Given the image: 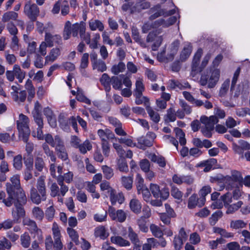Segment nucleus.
I'll return each instance as SVG.
<instances>
[{"label":"nucleus","mask_w":250,"mask_h":250,"mask_svg":"<svg viewBox=\"0 0 250 250\" xmlns=\"http://www.w3.org/2000/svg\"><path fill=\"white\" fill-rule=\"evenodd\" d=\"M92 148V146L90 141L86 140L82 144L81 143L80 145L78 148L79 149L80 151L82 154H85L87 151H90Z\"/></svg>","instance_id":"nucleus-38"},{"label":"nucleus","mask_w":250,"mask_h":250,"mask_svg":"<svg viewBox=\"0 0 250 250\" xmlns=\"http://www.w3.org/2000/svg\"><path fill=\"white\" fill-rule=\"evenodd\" d=\"M30 199L33 203L39 205L42 201L46 200V193H44L43 196L42 193H38L37 189L34 187H32L30 189Z\"/></svg>","instance_id":"nucleus-15"},{"label":"nucleus","mask_w":250,"mask_h":250,"mask_svg":"<svg viewBox=\"0 0 250 250\" xmlns=\"http://www.w3.org/2000/svg\"><path fill=\"white\" fill-rule=\"evenodd\" d=\"M168 87L171 89L178 88L182 89L185 86H183V85L178 81L170 80L168 81Z\"/></svg>","instance_id":"nucleus-64"},{"label":"nucleus","mask_w":250,"mask_h":250,"mask_svg":"<svg viewBox=\"0 0 250 250\" xmlns=\"http://www.w3.org/2000/svg\"><path fill=\"white\" fill-rule=\"evenodd\" d=\"M20 85L17 84L16 85H12L11 86V95L13 99L15 102H18L19 91L20 90Z\"/></svg>","instance_id":"nucleus-59"},{"label":"nucleus","mask_w":250,"mask_h":250,"mask_svg":"<svg viewBox=\"0 0 250 250\" xmlns=\"http://www.w3.org/2000/svg\"><path fill=\"white\" fill-rule=\"evenodd\" d=\"M201 204V201H200V199H198L197 197V195L193 194L188 199V207L190 209H192L195 208L197 205L200 206Z\"/></svg>","instance_id":"nucleus-35"},{"label":"nucleus","mask_w":250,"mask_h":250,"mask_svg":"<svg viewBox=\"0 0 250 250\" xmlns=\"http://www.w3.org/2000/svg\"><path fill=\"white\" fill-rule=\"evenodd\" d=\"M29 120L28 118L22 114L19 115V119L17 121V128L19 132V137L24 143H27L30 134L29 127Z\"/></svg>","instance_id":"nucleus-6"},{"label":"nucleus","mask_w":250,"mask_h":250,"mask_svg":"<svg viewBox=\"0 0 250 250\" xmlns=\"http://www.w3.org/2000/svg\"><path fill=\"white\" fill-rule=\"evenodd\" d=\"M230 176L235 182L238 183V185L241 187H242L243 176L240 172L237 170H233L231 171V175Z\"/></svg>","instance_id":"nucleus-52"},{"label":"nucleus","mask_w":250,"mask_h":250,"mask_svg":"<svg viewBox=\"0 0 250 250\" xmlns=\"http://www.w3.org/2000/svg\"><path fill=\"white\" fill-rule=\"evenodd\" d=\"M146 110L153 122L157 123L160 121V117L159 113L151 107L148 105L146 106Z\"/></svg>","instance_id":"nucleus-25"},{"label":"nucleus","mask_w":250,"mask_h":250,"mask_svg":"<svg viewBox=\"0 0 250 250\" xmlns=\"http://www.w3.org/2000/svg\"><path fill=\"white\" fill-rule=\"evenodd\" d=\"M49 204L51 205L46 208L45 211V217L48 220V221H51L54 217L55 209L51 201H49Z\"/></svg>","instance_id":"nucleus-34"},{"label":"nucleus","mask_w":250,"mask_h":250,"mask_svg":"<svg viewBox=\"0 0 250 250\" xmlns=\"http://www.w3.org/2000/svg\"><path fill=\"white\" fill-rule=\"evenodd\" d=\"M118 168L120 171L127 172L128 171V167L125 160L121 157L118 162Z\"/></svg>","instance_id":"nucleus-53"},{"label":"nucleus","mask_w":250,"mask_h":250,"mask_svg":"<svg viewBox=\"0 0 250 250\" xmlns=\"http://www.w3.org/2000/svg\"><path fill=\"white\" fill-rule=\"evenodd\" d=\"M232 148L235 153L239 155L241 158H244V151L250 150V144L240 139L238 141L237 143H232Z\"/></svg>","instance_id":"nucleus-10"},{"label":"nucleus","mask_w":250,"mask_h":250,"mask_svg":"<svg viewBox=\"0 0 250 250\" xmlns=\"http://www.w3.org/2000/svg\"><path fill=\"white\" fill-rule=\"evenodd\" d=\"M22 224L26 226L27 229L31 233L34 234V237H37L38 241H42L43 239L42 232L40 229H39L36 222L28 217H24L22 220Z\"/></svg>","instance_id":"nucleus-7"},{"label":"nucleus","mask_w":250,"mask_h":250,"mask_svg":"<svg viewBox=\"0 0 250 250\" xmlns=\"http://www.w3.org/2000/svg\"><path fill=\"white\" fill-rule=\"evenodd\" d=\"M61 54V50L59 47L53 48L45 58V63H48L55 61Z\"/></svg>","instance_id":"nucleus-17"},{"label":"nucleus","mask_w":250,"mask_h":250,"mask_svg":"<svg viewBox=\"0 0 250 250\" xmlns=\"http://www.w3.org/2000/svg\"><path fill=\"white\" fill-rule=\"evenodd\" d=\"M85 23L84 21L76 22L72 25L70 21H67L64 25L63 32L64 40H68L71 34L74 37H77L79 32L80 34L82 35L85 31Z\"/></svg>","instance_id":"nucleus-2"},{"label":"nucleus","mask_w":250,"mask_h":250,"mask_svg":"<svg viewBox=\"0 0 250 250\" xmlns=\"http://www.w3.org/2000/svg\"><path fill=\"white\" fill-rule=\"evenodd\" d=\"M17 198H18V197ZM26 203V202L23 203L19 201L18 198H17V202H15V207L12 209V215L16 223H19L20 218H23L25 216V211L23 207V205Z\"/></svg>","instance_id":"nucleus-9"},{"label":"nucleus","mask_w":250,"mask_h":250,"mask_svg":"<svg viewBox=\"0 0 250 250\" xmlns=\"http://www.w3.org/2000/svg\"><path fill=\"white\" fill-rule=\"evenodd\" d=\"M137 225L140 230L143 232H147L148 231V228L146 226V219L140 217L137 221Z\"/></svg>","instance_id":"nucleus-56"},{"label":"nucleus","mask_w":250,"mask_h":250,"mask_svg":"<svg viewBox=\"0 0 250 250\" xmlns=\"http://www.w3.org/2000/svg\"><path fill=\"white\" fill-rule=\"evenodd\" d=\"M13 70L16 78L19 83H21L25 78L26 73L22 70L20 66L18 64H15L13 66Z\"/></svg>","instance_id":"nucleus-24"},{"label":"nucleus","mask_w":250,"mask_h":250,"mask_svg":"<svg viewBox=\"0 0 250 250\" xmlns=\"http://www.w3.org/2000/svg\"><path fill=\"white\" fill-rule=\"evenodd\" d=\"M128 236L129 239L134 245H136V243H140L137 234L133 230L131 227L128 228Z\"/></svg>","instance_id":"nucleus-44"},{"label":"nucleus","mask_w":250,"mask_h":250,"mask_svg":"<svg viewBox=\"0 0 250 250\" xmlns=\"http://www.w3.org/2000/svg\"><path fill=\"white\" fill-rule=\"evenodd\" d=\"M180 45V42L176 40L174 41L171 44V53L168 57H165V50H164L158 54V59L159 61L165 62L166 61H171L173 60L174 55L176 53L178 50Z\"/></svg>","instance_id":"nucleus-11"},{"label":"nucleus","mask_w":250,"mask_h":250,"mask_svg":"<svg viewBox=\"0 0 250 250\" xmlns=\"http://www.w3.org/2000/svg\"><path fill=\"white\" fill-rule=\"evenodd\" d=\"M32 214L33 217L39 221H42L44 216L43 211L38 207H35L33 208Z\"/></svg>","instance_id":"nucleus-30"},{"label":"nucleus","mask_w":250,"mask_h":250,"mask_svg":"<svg viewBox=\"0 0 250 250\" xmlns=\"http://www.w3.org/2000/svg\"><path fill=\"white\" fill-rule=\"evenodd\" d=\"M97 133L101 138L102 142H107V140L113 139L114 137V134L108 129H99Z\"/></svg>","instance_id":"nucleus-18"},{"label":"nucleus","mask_w":250,"mask_h":250,"mask_svg":"<svg viewBox=\"0 0 250 250\" xmlns=\"http://www.w3.org/2000/svg\"><path fill=\"white\" fill-rule=\"evenodd\" d=\"M110 200L112 205H114L116 202L122 204L125 200L124 195L122 193H116V191L113 190L110 194Z\"/></svg>","instance_id":"nucleus-21"},{"label":"nucleus","mask_w":250,"mask_h":250,"mask_svg":"<svg viewBox=\"0 0 250 250\" xmlns=\"http://www.w3.org/2000/svg\"><path fill=\"white\" fill-rule=\"evenodd\" d=\"M44 139L46 143L55 147V150L64 145L63 141L59 135L53 137L51 134H47Z\"/></svg>","instance_id":"nucleus-14"},{"label":"nucleus","mask_w":250,"mask_h":250,"mask_svg":"<svg viewBox=\"0 0 250 250\" xmlns=\"http://www.w3.org/2000/svg\"><path fill=\"white\" fill-rule=\"evenodd\" d=\"M118 141L120 143L124 144L127 146L132 147L137 146L136 143L133 141L131 136L118 138Z\"/></svg>","instance_id":"nucleus-40"},{"label":"nucleus","mask_w":250,"mask_h":250,"mask_svg":"<svg viewBox=\"0 0 250 250\" xmlns=\"http://www.w3.org/2000/svg\"><path fill=\"white\" fill-rule=\"evenodd\" d=\"M52 230L53 235L54 242L50 236H48L45 241L46 250H62L63 244L61 240V234L58 224L54 222Z\"/></svg>","instance_id":"nucleus-1"},{"label":"nucleus","mask_w":250,"mask_h":250,"mask_svg":"<svg viewBox=\"0 0 250 250\" xmlns=\"http://www.w3.org/2000/svg\"><path fill=\"white\" fill-rule=\"evenodd\" d=\"M150 190L154 198H158L160 197V190L158 185L151 184L150 185Z\"/></svg>","instance_id":"nucleus-63"},{"label":"nucleus","mask_w":250,"mask_h":250,"mask_svg":"<svg viewBox=\"0 0 250 250\" xmlns=\"http://www.w3.org/2000/svg\"><path fill=\"white\" fill-rule=\"evenodd\" d=\"M11 183H7L6 185L7 193H11L12 192H16L19 195L18 200L24 203L26 202V197L24 192L21 187L20 175L16 174L10 178Z\"/></svg>","instance_id":"nucleus-3"},{"label":"nucleus","mask_w":250,"mask_h":250,"mask_svg":"<svg viewBox=\"0 0 250 250\" xmlns=\"http://www.w3.org/2000/svg\"><path fill=\"white\" fill-rule=\"evenodd\" d=\"M225 185L227 188L231 189L235 188L237 185L236 184L235 181L233 180L230 176H226L224 179Z\"/></svg>","instance_id":"nucleus-58"},{"label":"nucleus","mask_w":250,"mask_h":250,"mask_svg":"<svg viewBox=\"0 0 250 250\" xmlns=\"http://www.w3.org/2000/svg\"><path fill=\"white\" fill-rule=\"evenodd\" d=\"M37 188L40 193H42L43 195L44 193H46L44 177L42 176L38 178Z\"/></svg>","instance_id":"nucleus-33"},{"label":"nucleus","mask_w":250,"mask_h":250,"mask_svg":"<svg viewBox=\"0 0 250 250\" xmlns=\"http://www.w3.org/2000/svg\"><path fill=\"white\" fill-rule=\"evenodd\" d=\"M176 135L181 146H184L186 144L185 135L183 130L179 128L175 129Z\"/></svg>","instance_id":"nucleus-54"},{"label":"nucleus","mask_w":250,"mask_h":250,"mask_svg":"<svg viewBox=\"0 0 250 250\" xmlns=\"http://www.w3.org/2000/svg\"><path fill=\"white\" fill-rule=\"evenodd\" d=\"M223 215V213L220 210H217L214 212L209 218V222L210 225L214 226L218 219Z\"/></svg>","instance_id":"nucleus-46"},{"label":"nucleus","mask_w":250,"mask_h":250,"mask_svg":"<svg viewBox=\"0 0 250 250\" xmlns=\"http://www.w3.org/2000/svg\"><path fill=\"white\" fill-rule=\"evenodd\" d=\"M111 83L112 85L113 88L117 90L121 89L123 85L122 80L117 76L111 77Z\"/></svg>","instance_id":"nucleus-55"},{"label":"nucleus","mask_w":250,"mask_h":250,"mask_svg":"<svg viewBox=\"0 0 250 250\" xmlns=\"http://www.w3.org/2000/svg\"><path fill=\"white\" fill-rule=\"evenodd\" d=\"M102 170L105 178L107 179H110L114 175L113 169L107 166H103Z\"/></svg>","instance_id":"nucleus-61"},{"label":"nucleus","mask_w":250,"mask_h":250,"mask_svg":"<svg viewBox=\"0 0 250 250\" xmlns=\"http://www.w3.org/2000/svg\"><path fill=\"white\" fill-rule=\"evenodd\" d=\"M121 182L126 189L129 190L132 187L133 178L131 176H123L121 178Z\"/></svg>","instance_id":"nucleus-42"},{"label":"nucleus","mask_w":250,"mask_h":250,"mask_svg":"<svg viewBox=\"0 0 250 250\" xmlns=\"http://www.w3.org/2000/svg\"><path fill=\"white\" fill-rule=\"evenodd\" d=\"M150 229L153 235L157 238H161L163 235V232L161 228L155 224L150 226Z\"/></svg>","instance_id":"nucleus-43"},{"label":"nucleus","mask_w":250,"mask_h":250,"mask_svg":"<svg viewBox=\"0 0 250 250\" xmlns=\"http://www.w3.org/2000/svg\"><path fill=\"white\" fill-rule=\"evenodd\" d=\"M177 21V18L175 16L169 18L167 20H165L163 19H159L154 21L153 24V28H157L160 26L164 27H168L174 24Z\"/></svg>","instance_id":"nucleus-16"},{"label":"nucleus","mask_w":250,"mask_h":250,"mask_svg":"<svg viewBox=\"0 0 250 250\" xmlns=\"http://www.w3.org/2000/svg\"><path fill=\"white\" fill-rule=\"evenodd\" d=\"M243 205V202L241 201H238L236 203L230 205L226 211L227 214L232 213L237 210Z\"/></svg>","instance_id":"nucleus-62"},{"label":"nucleus","mask_w":250,"mask_h":250,"mask_svg":"<svg viewBox=\"0 0 250 250\" xmlns=\"http://www.w3.org/2000/svg\"><path fill=\"white\" fill-rule=\"evenodd\" d=\"M230 85V80L229 79H226L222 83L219 91V95L221 97L225 96L228 91Z\"/></svg>","instance_id":"nucleus-49"},{"label":"nucleus","mask_w":250,"mask_h":250,"mask_svg":"<svg viewBox=\"0 0 250 250\" xmlns=\"http://www.w3.org/2000/svg\"><path fill=\"white\" fill-rule=\"evenodd\" d=\"M220 73V70L217 69L209 72H204L202 74L199 81L200 84L205 86L208 84V87L209 88L214 87L219 81Z\"/></svg>","instance_id":"nucleus-4"},{"label":"nucleus","mask_w":250,"mask_h":250,"mask_svg":"<svg viewBox=\"0 0 250 250\" xmlns=\"http://www.w3.org/2000/svg\"><path fill=\"white\" fill-rule=\"evenodd\" d=\"M149 158L151 161L157 163L159 166L162 167L166 166V163L164 157L160 155H157L155 154H150Z\"/></svg>","instance_id":"nucleus-29"},{"label":"nucleus","mask_w":250,"mask_h":250,"mask_svg":"<svg viewBox=\"0 0 250 250\" xmlns=\"http://www.w3.org/2000/svg\"><path fill=\"white\" fill-rule=\"evenodd\" d=\"M45 166V163L42 157L37 156L35 159V167L37 170L41 172Z\"/></svg>","instance_id":"nucleus-47"},{"label":"nucleus","mask_w":250,"mask_h":250,"mask_svg":"<svg viewBox=\"0 0 250 250\" xmlns=\"http://www.w3.org/2000/svg\"><path fill=\"white\" fill-rule=\"evenodd\" d=\"M192 51V47L190 43H188L184 46L180 55V59L182 61H185L189 57Z\"/></svg>","instance_id":"nucleus-32"},{"label":"nucleus","mask_w":250,"mask_h":250,"mask_svg":"<svg viewBox=\"0 0 250 250\" xmlns=\"http://www.w3.org/2000/svg\"><path fill=\"white\" fill-rule=\"evenodd\" d=\"M89 64V54L87 53H83L81 59L80 68L84 69L87 67Z\"/></svg>","instance_id":"nucleus-57"},{"label":"nucleus","mask_w":250,"mask_h":250,"mask_svg":"<svg viewBox=\"0 0 250 250\" xmlns=\"http://www.w3.org/2000/svg\"><path fill=\"white\" fill-rule=\"evenodd\" d=\"M93 70H97L98 72H103L106 70L107 66L104 61L99 59L98 61L93 62L92 64Z\"/></svg>","instance_id":"nucleus-31"},{"label":"nucleus","mask_w":250,"mask_h":250,"mask_svg":"<svg viewBox=\"0 0 250 250\" xmlns=\"http://www.w3.org/2000/svg\"><path fill=\"white\" fill-rule=\"evenodd\" d=\"M18 17V13L14 11L7 12L3 14L2 16V20L3 22H7L12 20H16Z\"/></svg>","instance_id":"nucleus-45"},{"label":"nucleus","mask_w":250,"mask_h":250,"mask_svg":"<svg viewBox=\"0 0 250 250\" xmlns=\"http://www.w3.org/2000/svg\"><path fill=\"white\" fill-rule=\"evenodd\" d=\"M44 41L48 47H51L54 45L62 44V39L59 34H52L50 32H46L44 36Z\"/></svg>","instance_id":"nucleus-13"},{"label":"nucleus","mask_w":250,"mask_h":250,"mask_svg":"<svg viewBox=\"0 0 250 250\" xmlns=\"http://www.w3.org/2000/svg\"><path fill=\"white\" fill-rule=\"evenodd\" d=\"M67 232L71 239L72 241L75 242L76 244L79 243V235L77 232L72 228H67Z\"/></svg>","instance_id":"nucleus-50"},{"label":"nucleus","mask_w":250,"mask_h":250,"mask_svg":"<svg viewBox=\"0 0 250 250\" xmlns=\"http://www.w3.org/2000/svg\"><path fill=\"white\" fill-rule=\"evenodd\" d=\"M246 225L247 223L242 220L232 221L230 224V228L235 229L245 228Z\"/></svg>","instance_id":"nucleus-48"},{"label":"nucleus","mask_w":250,"mask_h":250,"mask_svg":"<svg viewBox=\"0 0 250 250\" xmlns=\"http://www.w3.org/2000/svg\"><path fill=\"white\" fill-rule=\"evenodd\" d=\"M94 234L95 237L105 239L109 235L105 228L104 226H99L95 229Z\"/></svg>","instance_id":"nucleus-26"},{"label":"nucleus","mask_w":250,"mask_h":250,"mask_svg":"<svg viewBox=\"0 0 250 250\" xmlns=\"http://www.w3.org/2000/svg\"><path fill=\"white\" fill-rule=\"evenodd\" d=\"M22 156L20 154L14 157L13 167L17 170H20L22 167Z\"/></svg>","instance_id":"nucleus-51"},{"label":"nucleus","mask_w":250,"mask_h":250,"mask_svg":"<svg viewBox=\"0 0 250 250\" xmlns=\"http://www.w3.org/2000/svg\"><path fill=\"white\" fill-rule=\"evenodd\" d=\"M88 24L90 29L91 31H103L104 28L103 22L98 20L91 19L88 21Z\"/></svg>","instance_id":"nucleus-19"},{"label":"nucleus","mask_w":250,"mask_h":250,"mask_svg":"<svg viewBox=\"0 0 250 250\" xmlns=\"http://www.w3.org/2000/svg\"><path fill=\"white\" fill-rule=\"evenodd\" d=\"M211 191V188L209 186H205L203 187L199 191V194L201 196L200 201H201V204L200 206H202L204 205L206 198L205 197L208 194L210 193Z\"/></svg>","instance_id":"nucleus-27"},{"label":"nucleus","mask_w":250,"mask_h":250,"mask_svg":"<svg viewBox=\"0 0 250 250\" xmlns=\"http://www.w3.org/2000/svg\"><path fill=\"white\" fill-rule=\"evenodd\" d=\"M135 96V103L136 104H141L143 103L146 104L149 102L148 98L145 96H143L142 94H134Z\"/></svg>","instance_id":"nucleus-60"},{"label":"nucleus","mask_w":250,"mask_h":250,"mask_svg":"<svg viewBox=\"0 0 250 250\" xmlns=\"http://www.w3.org/2000/svg\"><path fill=\"white\" fill-rule=\"evenodd\" d=\"M112 243L120 247H127L130 245V242L120 236H112L110 237Z\"/></svg>","instance_id":"nucleus-20"},{"label":"nucleus","mask_w":250,"mask_h":250,"mask_svg":"<svg viewBox=\"0 0 250 250\" xmlns=\"http://www.w3.org/2000/svg\"><path fill=\"white\" fill-rule=\"evenodd\" d=\"M129 208L133 212L138 214L141 211L142 204L139 200L133 198L130 201Z\"/></svg>","instance_id":"nucleus-22"},{"label":"nucleus","mask_w":250,"mask_h":250,"mask_svg":"<svg viewBox=\"0 0 250 250\" xmlns=\"http://www.w3.org/2000/svg\"><path fill=\"white\" fill-rule=\"evenodd\" d=\"M21 246L24 248H27L29 247L31 243V238L27 232H24L21 235Z\"/></svg>","instance_id":"nucleus-37"},{"label":"nucleus","mask_w":250,"mask_h":250,"mask_svg":"<svg viewBox=\"0 0 250 250\" xmlns=\"http://www.w3.org/2000/svg\"><path fill=\"white\" fill-rule=\"evenodd\" d=\"M7 194H8V197L6 199H4L2 202L6 206L11 207L14 201V203L17 202V197L19 195L16 193V192L14 191L12 192L11 193H7Z\"/></svg>","instance_id":"nucleus-28"},{"label":"nucleus","mask_w":250,"mask_h":250,"mask_svg":"<svg viewBox=\"0 0 250 250\" xmlns=\"http://www.w3.org/2000/svg\"><path fill=\"white\" fill-rule=\"evenodd\" d=\"M56 152L58 157L62 161H65L68 159V154L64 145L58 149H56Z\"/></svg>","instance_id":"nucleus-41"},{"label":"nucleus","mask_w":250,"mask_h":250,"mask_svg":"<svg viewBox=\"0 0 250 250\" xmlns=\"http://www.w3.org/2000/svg\"><path fill=\"white\" fill-rule=\"evenodd\" d=\"M24 12L32 21H35L39 15L40 10L35 3H32L30 0H27L24 7Z\"/></svg>","instance_id":"nucleus-8"},{"label":"nucleus","mask_w":250,"mask_h":250,"mask_svg":"<svg viewBox=\"0 0 250 250\" xmlns=\"http://www.w3.org/2000/svg\"><path fill=\"white\" fill-rule=\"evenodd\" d=\"M108 212L109 216L112 220H117L122 223L125 221L126 218V213L122 209H116L111 206L108 208Z\"/></svg>","instance_id":"nucleus-12"},{"label":"nucleus","mask_w":250,"mask_h":250,"mask_svg":"<svg viewBox=\"0 0 250 250\" xmlns=\"http://www.w3.org/2000/svg\"><path fill=\"white\" fill-rule=\"evenodd\" d=\"M201 123L204 125L201 127V131L203 135L208 138L212 136V131L214 128V125L218 123V119L215 116H210L208 117L206 116H202L200 118Z\"/></svg>","instance_id":"nucleus-5"},{"label":"nucleus","mask_w":250,"mask_h":250,"mask_svg":"<svg viewBox=\"0 0 250 250\" xmlns=\"http://www.w3.org/2000/svg\"><path fill=\"white\" fill-rule=\"evenodd\" d=\"M125 69V64L123 62H120L117 64H115L112 66L111 71L114 75H118L119 73L123 72Z\"/></svg>","instance_id":"nucleus-36"},{"label":"nucleus","mask_w":250,"mask_h":250,"mask_svg":"<svg viewBox=\"0 0 250 250\" xmlns=\"http://www.w3.org/2000/svg\"><path fill=\"white\" fill-rule=\"evenodd\" d=\"M137 141L138 145L137 146L143 149H145L146 147H150L153 145L146 136L138 138Z\"/></svg>","instance_id":"nucleus-23"},{"label":"nucleus","mask_w":250,"mask_h":250,"mask_svg":"<svg viewBox=\"0 0 250 250\" xmlns=\"http://www.w3.org/2000/svg\"><path fill=\"white\" fill-rule=\"evenodd\" d=\"M42 148L45 155L50 158L51 161L53 162H55L57 159L53 151L49 148L47 144L44 143L42 145Z\"/></svg>","instance_id":"nucleus-39"}]
</instances>
